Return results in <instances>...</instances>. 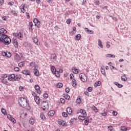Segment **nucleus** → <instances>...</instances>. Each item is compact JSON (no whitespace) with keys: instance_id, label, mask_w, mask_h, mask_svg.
<instances>
[{"instance_id":"nucleus-25","label":"nucleus","mask_w":131,"mask_h":131,"mask_svg":"<svg viewBox=\"0 0 131 131\" xmlns=\"http://www.w3.org/2000/svg\"><path fill=\"white\" fill-rule=\"evenodd\" d=\"M114 84H115V85L118 86V88H119V89H121V88H122V86H123V85H122V84H120L119 83H118L117 82H114Z\"/></svg>"},{"instance_id":"nucleus-60","label":"nucleus","mask_w":131,"mask_h":131,"mask_svg":"<svg viewBox=\"0 0 131 131\" xmlns=\"http://www.w3.org/2000/svg\"><path fill=\"white\" fill-rule=\"evenodd\" d=\"M60 102L62 104H64V103H65V99H64L63 98H61Z\"/></svg>"},{"instance_id":"nucleus-17","label":"nucleus","mask_w":131,"mask_h":131,"mask_svg":"<svg viewBox=\"0 0 131 131\" xmlns=\"http://www.w3.org/2000/svg\"><path fill=\"white\" fill-rule=\"evenodd\" d=\"M67 112L69 115H72V109H71V107H68L67 108Z\"/></svg>"},{"instance_id":"nucleus-44","label":"nucleus","mask_w":131,"mask_h":131,"mask_svg":"<svg viewBox=\"0 0 131 131\" xmlns=\"http://www.w3.org/2000/svg\"><path fill=\"white\" fill-rule=\"evenodd\" d=\"M35 120L34 119H31L30 120H29V123L30 124H34V122H35Z\"/></svg>"},{"instance_id":"nucleus-49","label":"nucleus","mask_w":131,"mask_h":131,"mask_svg":"<svg viewBox=\"0 0 131 131\" xmlns=\"http://www.w3.org/2000/svg\"><path fill=\"white\" fill-rule=\"evenodd\" d=\"M101 115L102 116H103V117H107V116H108L107 113H102Z\"/></svg>"},{"instance_id":"nucleus-31","label":"nucleus","mask_w":131,"mask_h":131,"mask_svg":"<svg viewBox=\"0 0 131 131\" xmlns=\"http://www.w3.org/2000/svg\"><path fill=\"white\" fill-rule=\"evenodd\" d=\"M51 70L52 73H55L56 72V68H55V67L54 66H51Z\"/></svg>"},{"instance_id":"nucleus-59","label":"nucleus","mask_w":131,"mask_h":131,"mask_svg":"<svg viewBox=\"0 0 131 131\" xmlns=\"http://www.w3.org/2000/svg\"><path fill=\"white\" fill-rule=\"evenodd\" d=\"M88 91L89 92H92L93 91V88L92 87H89L88 89Z\"/></svg>"},{"instance_id":"nucleus-9","label":"nucleus","mask_w":131,"mask_h":131,"mask_svg":"<svg viewBox=\"0 0 131 131\" xmlns=\"http://www.w3.org/2000/svg\"><path fill=\"white\" fill-rule=\"evenodd\" d=\"M13 34L14 36H16L18 38H23V34H22L20 32H19V33H13Z\"/></svg>"},{"instance_id":"nucleus-45","label":"nucleus","mask_w":131,"mask_h":131,"mask_svg":"<svg viewBox=\"0 0 131 131\" xmlns=\"http://www.w3.org/2000/svg\"><path fill=\"white\" fill-rule=\"evenodd\" d=\"M14 59L16 61H18L20 59V56L18 54H16V55L14 56Z\"/></svg>"},{"instance_id":"nucleus-64","label":"nucleus","mask_w":131,"mask_h":131,"mask_svg":"<svg viewBox=\"0 0 131 131\" xmlns=\"http://www.w3.org/2000/svg\"><path fill=\"white\" fill-rule=\"evenodd\" d=\"M112 17L113 20H114V21H118L117 18H116V17H113V16H111Z\"/></svg>"},{"instance_id":"nucleus-24","label":"nucleus","mask_w":131,"mask_h":131,"mask_svg":"<svg viewBox=\"0 0 131 131\" xmlns=\"http://www.w3.org/2000/svg\"><path fill=\"white\" fill-rule=\"evenodd\" d=\"M34 100L36 103V104H39V103H40V101L39 100V97L38 96H36L35 97H34Z\"/></svg>"},{"instance_id":"nucleus-43","label":"nucleus","mask_w":131,"mask_h":131,"mask_svg":"<svg viewBox=\"0 0 131 131\" xmlns=\"http://www.w3.org/2000/svg\"><path fill=\"white\" fill-rule=\"evenodd\" d=\"M14 80L15 81H19V80H20V78L19 77V76H15Z\"/></svg>"},{"instance_id":"nucleus-36","label":"nucleus","mask_w":131,"mask_h":131,"mask_svg":"<svg viewBox=\"0 0 131 131\" xmlns=\"http://www.w3.org/2000/svg\"><path fill=\"white\" fill-rule=\"evenodd\" d=\"M1 112L4 114V115H7V111H6V110H5V108H1Z\"/></svg>"},{"instance_id":"nucleus-2","label":"nucleus","mask_w":131,"mask_h":131,"mask_svg":"<svg viewBox=\"0 0 131 131\" xmlns=\"http://www.w3.org/2000/svg\"><path fill=\"white\" fill-rule=\"evenodd\" d=\"M18 104L21 107L26 108V107H27V105H28L27 103V99L24 97H20L18 100Z\"/></svg>"},{"instance_id":"nucleus-4","label":"nucleus","mask_w":131,"mask_h":131,"mask_svg":"<svg viewBox=\"0 0 131 131\" xmlns=\"http://www.w3.org/2000/svg\"><path fill=\"white\" fill-rule=\"evenodd\" d=\"M41 107L44 111H48L49 108V103L47 102H43L41 104Z\"/></svg>"},{"instance_id":"nucleus-15","label":"nucleus","mask_w":131,"mask_h":131,"mask_svg":"<svg viewBox=\"0 0 131 131\" xmlns=\"http://www.w3.org/2000/svg\"><path fill=\"white\" fill-rule=\"evenodd\" d=\"M58 124H60V125H62V126H65V125H66V122L63 120H59Z\"/></svg>"},{"instance_id":"nucleus-1","label":"nucleus","mask_w":131,"mask_h":131,"mask_svg":"<svg viewBox=\"0 0 131 131\" xmlns=\"http://www.w3.org/2000/svg\"><path fill=\"white\" fill-rule=\"evenodd\" d=\"M0 42H2L6 46H9L11 43V38L9 36L0 33Z\"/></svg>"},{"instance_id":"nucleus-53","label":"nucleus","mask_w":131,"mask_h":131,"mask_svg":"<svg viewBox=\"0 0 131 131\" xmlns=\"http://www.w3.org/2000/svg\"><path fill=\"white\" fill-rule=\"evenodd\" d=\"M43 97L45 98V99H48V98L49 97V95H48V94L47 93H45L43 94Z\"/></svg>"},{"instance_id":"nucleus-50","label":"nucleus","mask_w":131,"mask_h":131,"mask_svg":"<svg viewBox=\"0 0 131 131\" xmlns=\"http://www.w3.org/2000/svg\"><path fill=\"white\" fill-rule=\"evenodd\" d=\"M64 98L67 100H69V99H70V96H69V95H68V94H66L64 96Z\"/></svg>"},{"instance_id":"nucleus-22","label":"nucleus","mask_w":131,"mask_h":131,"mask_svg":"<svg viewBox=\"0 0 131 131\" xmlns=\"http://www.w3.org/2000/svg\"><path fill=\"white\" fill-rule=\"evenodd\" d=\"M34 74H35V76H39V72H38V70L35 69H34Z\"/></svg>"},{"instance_id":"nucleus-42","label":"nucleus","mask_w":131,"mask_h":131,"mask_svg":"<svg viewBox=\"0 0 131 131\" xmlns=\"http://www.w3.org/2000/svg\"><path fill=\"white\" fill-rule=\"evenodd\" d=\"M63 86V84L62 83H58L57 84V88L58 89H61Z\"/></svg>"},{"instance_id":"nucleus-37","label":"nucleus","mask_w":131,"mask_h":131,"mask_svg":"<svg viewBox=\"0 0 131 131\" xmlns=\"http://www.w3.org/2000/svg\"><path fill=\"white\" fill-rule=\"evenodd\" d=\"M106 56L107 58H115V55H112L111 54H107Z\"/></svg>"},{"instance_id":"nucleus-26","label":"nucleus","mask_w":131,"mask_h":131,"mask_svg":"<svg viewBox=\"0 0 131 131\" xmlns=\"http://www.w3.org/2000/svg\"><path fill=\"white\" fill-rule=\"evenodd\" d=\"M54 115H55V111L53 110L49 112L48 114V116H54Z\"/></svg>"},{"instance_id":"nucleus-47","label":"nucleus","mask_w":131,"mask_h":131,"mask_svg":"<svg viewBox=\"0 0 131 131\" xmlns=\"http://www.w3.org/2000/svg\"><path fill=\"white\" fill-rule=\"evenodd\" d=\"M90 121V120L89 119V118H86L85 121H84V124H85V125H89V122Z\"/></svg>"},{"instance_id":"nucleus-23","label":"nucleus","mask_w":131,"mask_h":131,"mask_svg":"<svg viewBox=\"0 0 131 131\" xmlns=\"http://www.w3.org/2000/svg\"><path fill=\"white\" fill-rule=\"evenodd\" d=\"M33 40L34 43H35V45H36L37 46H39L40 43H39V42H38V39H37V38L35 37L33 38Z\"/></svg>"},{"instance_id":"nucleus-35","label":"nucleus","mask_w":131,"mask_h":131,"mask_svg":"<svg viewBox=\"0 0 131 131\" xmlns=\"http://www.w3.org/2000/svg\"><path fill=\"white\" fill-rule=\"evenodd\" d=\"M72 86H76V80L75 79H73L72 80Z\"/></svg>"},{"instance_id":"nucleus-41","label":"nucleus","mask_w":131,"mask_h":131,"mask_svg":"<svg viewBox=\"0 0 131 131\" xmlns=\"http://www.w3.org/2000/svg\"><path fill=\"white\" fill-rule=\"evenodd\" d=\"M11 14H12V15H14V16H15V17H17V16H18V13H17V12L16 11H15V10H12L11 11Z\"/></svg>"},{"instance_id":"nucleus-46","label":"nucleus","mask_w":131,"mask_h":131,"mask_svg":"<svg viewBox=\"0 0 131 131\" xmlns=\"http://www.w3.org/2000/svg\"><path fill=\"white\" fill-rule=\"evenodd\" d=\"M121 130L122 131H126L127 130V128L125 126H121Z\"/></svg>"},{"instance_id":"nucleus-5","label":"nucleus","mask_w":131,"mask_h":131,"mask_svg":"<svg viewBox=\"0 0 131 131\" xmlns=\"http://www.w3.org/2000/svg\"><path fill=\"white\" fill-rule=\"evenodd\" d=\"M79 77H80V80H81V81H82L83 82H85V81L88 80V78H86V75H85V74L83 73L80 74Z\"/></svg>"},{"instance_id":"nucleus-51","label":"nucleus","mask_w":131,"mask_h":131,"mask_svg":"<svg viewBox=\"0 0 131 131\" xmlns=\"http://www.w3.org/2000/svg\"><path fill=\"white\" fill-rule=\"evenodd\" d=\"M54 73L56 75V76H57V77H60V73H59L58 71H56Z\"/></svg>"},{"instance_id":"nucleus-18","label":"nucleus","mask_w":131,"mask_h":131,"mask_svg":"<svg viewBox=\"0 0 131 131\" xmlns=\"http://www.w3.org/2000/svg\"><path fill=\"white\" fill-rule=\"evenodd\" d=\"M25 5H26V4H23L21 5L20 9H21V11L22 13H25V12H26V10H25Z\"/></svg>"},{"instance_id":"nucleus-54","label":"nucleus","mask_w":131,"mask_h":131,"mask_svg":"<svg viewBox=\"0 0 131 131\" xmlns=\"http://www.w3.org/2000/svg\"><path fill=\"white\" fill-rule=\"evenodd\" d=\"M108 130L112 131L113 130V127H112V126H109L108 127Z\"/></svg>"},{"instance_id":"nucleus-16","label":"nucleus","mask_w":131,"mask_h":131,"mask_svg":"<svg viewBox=\"0 0 131 131\" xmlns=\"http://www.w3.org/2000/svg\"><path fill=\"white\" fill-rule=\"evenodd\" d=\"M21 73H23V74H25V75H30L31 74L30 71L27 70H25L23 71Z\"/></svg>"},{"instance_id":"nucleus-61","label":"nucleus","mask_w":131,"mask_h":131,"mask_svg":"<svg viewBox=\"0 0 131 131\" xmlns=\"http://www.w3.org/2000/svg\"><path fill=\"white\" fill-rule=\"evenodd\" d=\"M29 26H30V27H31V28H32V26H33V24L32 23V22L29 23Z\"/></svg>"},{"instance_id":"nucleus-12","label":"nucleus","mask_w":131,"mask_h":131,"mask_svg":"<svg viewBox=\"0 0 131 131\" xmlns=\"http://www.w3.org/2000/svg\"><path fill=\"white\" fill-rule=\"evenodd\" d=\"M30 66L32 67V68H33V70L37 69V65L35 64V62H31L30 63Z\"/></svg>"},{"instance_id":"nucleus-58","label":"nucleus","mask_w":131,"mask_h":131,"mask_svg":"<svg viewBox=\"0 0 131 131\" xmlns=\"http://www.w3.org/2000/svg\"><path fill=\"white\" fill-rule=\"evenodd\" d=\"M14 71H16V72L19 71L20 70V69L18 67L14 68Z\"/></svg>"},{"instance_id":"nucleus-39","label":"nucleus","mask_w":131,"mask_h":131,"mask_svg":"<svg viewBox=\"0 0 131 131\" xmlns=\"http://www.w3.org/2000/svg\"><path fill=\"white\" fill-rule=\"evenodd\" d=\"M40 118H41L43 120H45V119H46V116H45V114H43V113H41Z\"/></svg>"},{"instance_id":"nucleus-40","label":"nucleus","mask_w":131,"mask_h":131,"mask_svg":"<svg viewBox=\"0 0 131 131\" xmlns=\"http://www.w3.org/2000/svg\"><path fill=\"white\" fill-rule=\"evenodd\" d=\"M13 45L15 48H18V42H17L16 40L13 41Z\"/></svg>"},{"instance_id":"nucleus-33","label":"nucleus","mask_w":131,"mask_h":131,"mask_svg":"<svg viewBox=\"0 0 131 131\" xmlns=\"http://www.w3.org/2000/svg\"><path fill=\"white\" fill-rule=\"evenodd\" d=\"M101 85V81H98L97 82L95 83L94 86L95 88H97V86H100Z\"/></svg>"},{"instance_id":"nucleus-63","label":"nucleus","mask_w":131,"mask_h":131,"mask_svg":"<svg viewBox=\"0 0 131 131\" xmlns=\"http://www.w3.org/2000/svg\"><path fill=\"white\" fill-rule=\"evenodd\" d=\"M24 89V88H23V86H20L19 88V91H20V92H22V91H23Z\"/></svg>"},{"instance_id":"nucleus-3","label":"nucleus","mask_w":131,"mask_h":131,"mask_svg":"<svg viewBox=\"0 0 131 131\" xmlns=\"http://www.w3.org/2000/svg\"><path fill=\"white\" fill-rule=\"evenodd\" d=\"M7 77H8V75L6 74H2L1 75L0 79L2 83H4V84H8V80L6 79Z\"/></svg>"},{"instance_id":"nucleus-7","label":"nucleus","mask_w":131,"mask_h":131,"mask_svg":"<svg viewBox=\"0 0 131 131\" xmlns=\"http://www.w3.org/2000/svg\"><path fill=\"white\" fill-rule=\"evenodd\" d=\"M79 113H80L81 115H83L84 116H86V112H85V110H82V109L79 110L77 114H78Z\"/></svg>"},{"instance_id":"nucleus-28","label":"nucleus","mask_w":131,"mask_h":131,"mask_svg":"<svg viewBox=\"0 0 131 131\" xmlns=\"http://www.w3.org/2000/svg\"><path fill=\"white\" fill-rule=\"evenodd\" d=\"M76 103L77 104H80V103H81V98L80 97V96H78L77 97V98L76 99Z\"/></svg>"},{"instance_id":"nucleus-55","label":"nucleus","mask_w":131,"mask_h":131,"mask_svg":"<svg viewBox=\"0 0 131 131\" xmlns=\"http://www.w3.org/2000/svg\"><path fill=\"white\" fill-rule=\"evenodd\" d=\"M32 95L33 97H34V98L37 97V96L36 95V93L34 92H32Z\"/></svg>"},{"instance_id":"nucleus-48","label":"nucleus","mask_w":131,"mask_h":131,"mask_svg":"<svg viewBox=\"0 0 131 131\" xmlns=\"http://www.w3.org/2000/svg\"><path fill=\"white\" fill-rule=\"evenodd\" d=\"M19 67H23L24 66V62H21L18 63Z\"/></svg>"},{"instance_id":"nucleus-52","label":"nucleus","mask_w":131,"mask_h":131,"mask_svg":"<svg viewBox=\"0 0 131 131\" xmlns=\"http://www.w3.org/2000/svg\"><path fill=\"white\" fill-rule=\"evenodd\" d=\"M62 115L63 117H67V116H68V114H67L66 112L62 113Z\"/></svg>"},{"instance_id":"nucleus-11","label":"nucleus","mask_w":131,"mask_h":131,"mask_svg":"<svg viewBox=\"0 0 131 131\" xmlns=\"http://www.w3.org/2000/svg\"><path fill=\"white\" fill-rule=\"evenodd\" d=\"M33 22L35 24V26H37V27H38V26H39L40 25V22L38 20V19H37V18H34L33 19Z\"/></svg>"},{"instance_id":"nucleus-10","label":"nucleus","mask_w":131,"mask_h":131,"mask_svg":"<svg viewBox=\"0 0 131 131\" xmlns=\"http://www.w3.org/2000/svg\"><path fill=\"white\" fill-rule=\"evenodd\" d=\"M35 90L37 94H40L41 93V91H40V88L38 84H36L35 85Z\"/></svg>"},{"instance_id":"nucleus-38","label":"nucleus","mask_w":131,"mask_h":131,"mask_svg":"<svg viewBox=\"0 0 131 131\" xmlns=\"http://www.w3.org/2000/svg\"><path fill=\"white\" fill-rule=\"evenodd\" d=\"M0 33H7V30L5 29L2 28L0 29Z\"/></svg>"},{"instance_id":"nucleus-57","label":"nucleus","mask_w":131,"mask_h":131,"mask_svg":"<svg viewBox=\"0 0 131 131\" xmlns=\"http://www.w3.org/2000/svg\"><path fill=\"white\" fill-rule=\"evenodd\" d=\"M65 91H66V93H67V94H68V93H69L70 91V89H69V88H67Z\"/></svg>"},{"instance_id":"nucleus-27","label":"nucleus","mask_w":131,"mask_h":131,"mask_svg":"<svg viewBox=\"0 0 131 131\" xmlns=\"http://www.w3.org/2000/svg\"><path fill=\"white\" fill-rule=\"evenodd\" d=\"M101 73L103 74V75H105L106 76V72L105 71V68L101 67L100 69Z\"/></svg>"},{"instance_id":"nucleus-32","label":"nucleus","mask_w":131,"mask_h":131,"mask_svg":"<svg viewBox=\"0 0 131 131\" xmlns=\"http://www.w3.org/2000/svg\"><path fill=\"white\" fill-rule=\"evenodd\" d=\"M85 117H86V116H78V118L79 119H80V120H84V119H85Z\"/></svg>"},{"instance_id":"nucleus-13","label":"nucleus","mask_w":131,"mask_h":131,"mask_svg":"<svg viewBox=\"0 0 131 131\" xmlns=\"http://www.w3.org/2000/svg\"><path fill=\"white\" fill-rule=\"evenodd\" d=\"M85 32H86V33H89V34H94V31L90 30L88 28H85L84 29Z\"/></svg>"},{"instance_id":"nucleus-8","label":"nucleus","mask_w":131,"mask_h":131,"mask_svg":"<svg viewBox=\"0 0 131 131\" xmlns=\"http://www.w3.org/2000/svg\"><path fill=\"white\" fill-rule=\"evenodd\" d=\"M3 56H4L5 57H8V58H10V57H12V53L11 52H4L2 53Z\"/></svg>"},{"instance_id":"nucleus-20","label":"nucleus","mask_w":131,"mask_h":131,"mask_svg":"<svg viewBox=\"0 0 131 131\" xmlns=\"http://www.w3.org/2000/svg\"><path fill=\"white\" fill-rule=\"evenodd\" d=\"M72 70L74 74H78V70L75 67H73Z\"/></svg>"},{"instance_id":"nucleus-14","label":"nucleus","mask_w":131,"mask_h":131,"mask_svg":"<svg viewBox=\"0 0 131 131\" xmlns=\"http://www.w3.org/2000/svg\"><path fill=\"white\" fill-rule=\"evenodd\" d=\"M8 80L12 81V80H15V74H12L8 76Z\"/></svg>"},{"instance_id":"nucleus-29","label":"nucleus","mask_w":131,"mask_h":131,"mask_svg":"<svg viewBox=\"0 0 131 131\" xmlns=\"http://www.w3.org/2000/svg\"><path fill=\"white\" fill-rule=\"evenodd\" d=\"M80 38H81V35L80 34H77L75 37V40H80Z\"/></svg>"},{"instance_id":"nucleus-56","label":"nucleus","mask_w":131,"mask_h":131,"mask_svg":"<svg viewBox=\"0 0 131 131\" xmlns=\"http://www.w3.org/2000/svg\"><path fill=\"white\" fill-rule=\"evenodd\" d=\"M86 3V0H83L81 4L82 6H84Z\"/></svg>"},{"instance_id":"nucleus-21","label":"nucleus","mask_w":131,"mask_h":131,"mask_svg":"<svg viewBox=\"0 0 131 131\" xmlns=\"http://www.w3.org/2000/svg\"><path fill=\"white\" fill-rule=\"evenodd\" d=\"M121 80L122 81H124V82H125V81H127V78L126 77V76H125V75H123V76H121Z\"/></svg>"},{"instance_id":"nucleus-34","label":"nucleus","mask_w":131,"mask_h":131,"mask_svg":"<svg viewBox=\"0 0 131 131\" xmlns=\"http://www.w3.org/2000/svg\"><path fill=\"white\" fill-rule=\"evenodd\" d=\"M98 46L100 48L103 49V44H102V41H101V39H98Z\"/></svg>"},{"instance_id":"nucleus-62","label":"nucleus","mask_w":131,"mask_h":131,"mask_svg":"<svg viewBox=\"0 0 131 131\" xmlns=\"http://www.w3.org/2000/svg\"><path fill=\"white\" fill-rule=\"evenodd\" d=\"M118 113L117 112H113V115L114 116H116L117 115Z\"/></svg>"},{"instance_id":"nucleus-30","label":"nucleus","mask_w":131,"mask_h":131,"mask_svg":"<svg viewBox=\"0 0 131 131\" xmlns=\"http://www.w3.org/2000/svg\"><path fill=\"white\" fill-rule=\"evenodd\" d=\"M92 109L96 113H97V112H98V111H99V110H98V108H97V107L96 106H95L94 105L92 106Z\"/></svg>"},{"instance_id":"nucleus-19","label":"nucleus","mask_w":131,"mask_h":131,"mask_svg":"<svg viewBox=\"0 0 131 131\" xmlns=\"http://www.w3.org/2000/svg\"><path fill=\"white\" fill-rule=\"evenodd\" d=\"M51 59L52 61H56L57 60V55L55 53L52 54Z\"/></svg>"},{"instance_id":"nucleus-6","label":"nucleus","mask_w":131,"mask_h":131,"mask_svg":"<svg viewBox=\"0 0 131 131\" xmlns=\"http://www.w3.org/2000/svg\"><path fill=\"white\" fill-rule=\"evenodd\" d=\"M7 118L9 120H10V121L13 122V123H16V122H17V121H16V119H15V118L12 117L11 115H7Z\"/></svg>"}]
</instances>
